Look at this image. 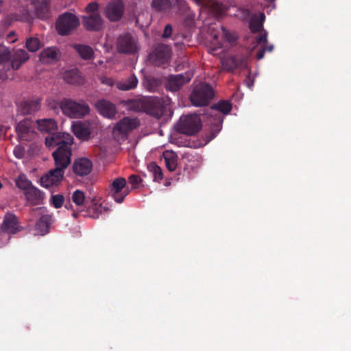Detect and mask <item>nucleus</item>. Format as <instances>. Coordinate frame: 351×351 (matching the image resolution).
<instances>
[{"mask_svg": "<svg viewBox=\"0 0 351 351\" xmlns=\"http://www.w3.org/2000/svg\"><path fill=\"white\" fill-rule=\"evenodd\" d=\"M50 202L54 208H60L64 203V197L60 194L51 195Z\"/></svg>", "mask_w": 351, "mask_h": 351, "instance_id": "38", "label": "nucleus"}, {"mask_svg": "<svg viewBox=\"0 0 351 351\" xmlns=\"http://www.w3.org/2000/svg\"><path fill=\"white\" fill-rule=\"evenodd\" d=\"M52 217L49 215H43L37 221L34 231L36 234L45 235L49 232Z\"/></svg>", "mask_w": 351, "mask_h": 351, "instance_id": "24", "label": "nucleus"}, {"mask_svg": "<svg viewBox=\"0 0 351 351\" xmlns=\"http://www.w3.org/2000/svg\"><path fill=\"white\" fill-rule=\"evenodd\" d=\"M138 79L134 74L123 79L117 83V88L121 90H129L134 89L138 84Z\"/></svg>", "mask_w": 351, "mask_h": 351, "instance_id": "28", "label": "nucleus"}, {"mask_svg": "<svg viewBox=\"0 0 351 351\" xmlns=\"http://www.w3.org/2000/svg\"><path fill=\"white\" fill-rule=\"evenodd\" d=\"M21 14H14V18L17 21H27L30 17L29 10L27 6H23Z\"/></svg>", "mask_w": 351, "mask_h": 351, "instance_id": "40", "label": "nucleus"}, {"mask_svg": "<svg viewBox=\"0 0 351 351\" xmlns=\"http://www.w3.org/2000/svg\"><path fill=\"white\" fill-rule=\"evenodd\" d=\"M25 47L30 52H36L42 47L40 40L34 36L26 39Z\"/></svg>", "mask_w": 351, "mask_h": 351, "instance_id": "33", "label": "nucleus"}, {"mask_svg": "<svg viewBox=\"0 0 351 351\" xmlns=\"http://www.w3.org/2000/svg\"><path fill=\"white\" fill-rule=\"evenodd\" d=\"M232 108V103L228 100H221L213 104L208 111L211 122V128L208 136L211 141L221 131L223 121V115L228 114Z\"/></svg>", "mask_w": 351, "mask_h": 351, "instance_id": "3", "label": "nucleus"}, {"mask_svg": "<svg viewBox=\"0 0 351 351\" xmlns=\"http://www.w3.org/2000/svg\"><path fill=\"white\" fill-rule=\"evenodd\" d=\"M149 171L152 173L154 180L160 182L163 178V173L161 168L155 162H152L148 165Z\"/></svg>", "mask_w": 351, "mask_h": 351, "instance_id": "34", "label": "nucleus"}, {"mask_svg": "<svg viewBox=\"0 0 351 351\" xmlns=\"http://www.w3.org/2000/svg\"><path fill=\"white\" fill-rule=\"evenodd\" d=\"M73 49L79 54L80 58L84 60H90L94 56L93 49L88 45L82 44H75L73 45Z\"/></svg>", "mask_w": 351, "mask_h": 351, "instance_id": "30", "label": "nucleus"}, {"mask_svg": "<svg viewBox=\"0 0 351 351\" xmlns=\"http://www.w3.org/2000/svg\"><path fill=\"white\" fill-rule=\"evenodd\" d=\"M116 46L119 53L134 54L138 51L137 39L129 32L123 33L117 37Z\"/></svg>", "mask_w": 351, "mask_h": 351, "instance_id": "8", "label": "nucleus"}, {"mask_svg": "<svg viewBox=\"0 0 351 351\" xmlns=\"http://www.w3.org/2000/svg\"><path fill=\"white\" fill-rule=\"evenodd\" d=\"M245 82L248 88H252L254 85V80L250 75H247L245 80Z\"/></svg>", "mask_w": 351, "mask_h": 351, "instance_id": "50", "label": "nucleus"}, {"mask_svg": "<svg viewBox=\"0 0 351 351\" xmlns=\"http://www.w3.org/2000/svg\"><path fill=\"white\" fill-rule=\"evenodd\" d=\"M60 108L64 114L70 118H81L86 116L90 112V108L87 104L81 101L77 102L71 99L64 98L60 102Z\"/></svg>", "mask_w": 351, "mask_h": 351, "instance_id": "6", "label": "nucleus"}, {"mask_svg": "<svg viewBox=\"0 0 351 351\" xmlns=\"http://www.w3.org/2000/svg\"><path fill=\"white\" fill-rule=\"evenodd\" d=\"M256 43L258 45L263 44V45H265L267 43V34L264 33V34H262L258 36L256 38Z\"/></svg>", "mask_w": 351, "mask_h": 351, "instance_id": "46", "label": "nucleus"}, {"mask_svg": "<svg viewBox=\"0 0 351 351\" xmlns=\"http://www.w3.org/2000/svg\"><path fill=\"white\" fill-rule=\"evenodd\" d=\"M265 1L269 3H271V2L274 1L275 0H265Z\"/></svg>", "mask_w": 351, "mask_h": 351, "instance_id": "58", "label": "nucleus"}, {"mask_svg": "<svg viewBox=\"0 0 351 351\" xmlns=\"http://www.w3.org/2000/svg\"><path fill=\"white\" fill-rule=\"evenodd\" d=\"M72 131L77 138L88 140L90 136V129L87 123L81 121H74L72 124Z\"/></svg>", "mask_w": 351, "mask_h": 351, "instance_id": "21", "label": "nucleus"}, {"mask_svg": "<svg viewBox=\"0 0 351 351\" xmlns=\"http://www.w3.org/2000/svg\"><path fill=\"white\" fill-rule=\"evenodd\" d=\"M262 47H263V48H266V51H269V52L272 51L274 49V46L272 45H269L268 46L263 45Z\"/></svg>", "mask_w": 351, "mask_h": 351, "instance_id": "52", "label": "nucleus"}, {"mask_svg": "<svg viewBox=\"0 0 351 351\" xmlns=\"http://www.w3.org/2000/svg\"><path fill=\"white\" fill-rule=\"evenodd\" d=\"M147 88L152 92L155 91L160 84V81L154 77H146Z\"/></svg>", "mask_w": 351, "mask_h": 351, "instance_id": "37", "label": "nucleus"}, {"mask_svg": "<svg viewBox=\"0 0 351 351\" xmlns=\"http://www.w3.org/2000/svg\"><path fill=\"white\" fill-rule=\"evenodd\" d=\"M22 230L19 218L13 213H6L0 226V230L6 234H15Z\"/></svg>", "mask_w": 351, "mask_h": 351, "instance_id": "13", "label": "nucleus"}, {"mask_svg": "<svg viewBox=\"0 0 351 351\" xmlns=\"http://www.w3.org/2000/svg\"><path fill=\"white\" fill-rule=\"evenodd\" d=\"M95 106L99 113L104 117L108 119H112L115 117L117 108L112 103L105 99H101L99 100Z\"/></svg>", "mask_w": 351, "mask_h": 351, "instance_id": "22", "label": "nucleus"}, {"mask_svg": "<svg viewBox=\"0 0 351 351\" xmlns=\"http://www.w3.org/2000/svg\"><path fill=\"white\" fill-rule=\"evenodd\" d=\"M213 42H218V36L217 34L213 35Z\"/></svg>", "mask_w": 351, "mask_h": 351, "instance_id": "54", "label": "nucleus"}, {"mask_svg": "<svg viewBox=\"0 0 351 351\" xmlns=\"http://www.w3.org/2000/svg\"><path fill=\"white\" fill-rule=\"evenodd\" d=\"M125 10V6L123 1L116 0L107 4L105 8V16L110 22H117L121 20Z\"/></svg>", "mask_w": 351, "mask_h": 351, "instance_id": "15", "label": "nucleus"}, {"mask_svg": "<svg viewBox=\"0 0 351 351\" xmlns=\"http://www.w3.org/2000/svg\"><path fill=\"white\" fill-rule=\"evenodd\" d=\"M98 9V3L97 2H91L87 5L86 7V10L87 12L95 13Z\"/></svg>", "mask_w": 351, "mask_h": 351, "instance_id": "45", "label": "nucleus"}, {"mask_svg": "<svg viewBox=\"0 0 351 351\" xmlns=\"http://www.w3.org/2000/svg\"><path fill=\"white\" fill-rule=\"evenodd\" d=\"M3 3V0H0V7L2 6Z\"/></svg>", "mask_w": 351, "mask_h": 351, "instance_id": "57", "label": "nucleus"}, {"mask_svg": "<svg viewBox=\"0 0 351 351\" xmlns=\"http://www.w3.org/2000/svg\"><path fill=\"white\" fill-rule=\"evenodd\" d=\"M14 156L18 158H21L23 156V151L21 148L16 147L14 150Z\"/></svg>", "mask_w": 351, "mask_h": 351, "instance_id": "49", "label": "nucleus"}, {"mask_svg": "<svg viewBox=\"0 0 351 351\" xmlns=\"http://www.w3.org/2000/svg\"><path fill=\"white\" fill-rule=\"evenodd\" d=\"M79 25V20L75 15L70 12H65L58 17L56 26L60 35L66 36L70 34Z\"/></svg>", "mask_w": 351, "mask_h": 351, "instance_id": "9", "label": "nucleus"}, {"mask_svg": "<svg viewBox=\"0 0 351 351\" xmlns=\"http://www.w3.org/2000/svg\"><path fill=\"white\" fill-rule=\"evenodd\" d=\"M16 186L25 194V192L30 189L34 185L32 182L27 178L25 174H20L14 180Z\"/></svg>", "mask_w": 351, "mask_h": 351, "instance_id": "31", "label": "nucleus"}, {"mask_svg": "<svg viewBox=\"0 0 351 351\" xmlns=\"http://www.w3.org/2000/svg\"><path fill=\"white\" fill-rule=\"evenodd\" d=\"M237 60V69H244L247 66V60L245 58L234 56Z\"/></svg>", "mask_w": 351, "mask_h": 351, "instance_id": "43", "label": "nucleus"}, {"mask_svg": "<svg viewBox=\"0 0 351 351\" xmlns=\"http://www.w3.org/2000/svg\"><path fill=\"white\" fill-rule=\"evenodd\" d=\"M265 18V14L261 13L259 17H254L251 20L250 29L252 33H257L262 30Z\"/></svg>", "mask_w": 351, "mask_h": 351, "instance_id": "32", "label": "nucleus"}, {"mask_svg": "<svg viewBox=\"0 0 351 351\" xmlns=\"http://www.w3.org/2000/svg\"><path fill=\"white\" fill-rule=\"evenodd\" d=\"M83 25L88 31H99L104 27V20L99 13H93L84 16Z\"/></svg>", "mask_w": 351, "mask_h": 351, "instance_id": "17", "label": "nucleus"}, {"mask_svg": "<svg viewBox=\"0 0 351 351\" xmlns=\"http://www.w3.org/2000/svg\"><path fill=\"white\" fill-rule=\"evenodd\" d=\"M37 16L40 19H48L50 16L48 0H32Z\"/></svg>", "mask_w": 351, "mask_h": 351, "instance_id": "23", "label": "nucleus"}, {"mask_svg": "<svg viewBox=\"0 0 351 351\" xmlns=\"http://www.w3.org/2000/svg\"><path fill=\"white\" fill-rule=\"evenodd\" d=\"M152 7L157 11H165L171 6L170 0H153Z\"/></svg>", "mask_w": 351, "mask_h": 351, "instance_id": "35", "label": "nucleus"}, {"mask_svg": "<svg viewBox=\"0 0 351 351\" xmlns=\"http://www.w3.org/2000/svg\"><path fill=\"white\" fill-rule=\"evenodd\" d=\"M178 37H179V36H178V35H175V36H173V40H178Z\"/></svg>", "mask_w": 351, "mask_h": 351, "instance_id": "56", "label": "nucleus"}, {"mask_svg": "<svg viewBox=\"0 0 351 351\" xmlns=\"http://www.w3.org/2000/svg\"><path fill=\"white\" fill-rule=\"evenodd\" d=\"M223 66L225 69L229 71L233 72L234 70L237 69V60L234 58L230 57L229 58H227L223 62Z\"/></svg>", "mask_w": 351, "mask_h": 351, "instance_id": "39", "label": "nucleus"}, {"mask_svg": "<svg viewBox=\"0 0 351 351\" xmlns=\"http://www.w3.org/2000/svg\"><path fill=\"white\" fill-rule=\"evenodd\" d=\"M59 50L55 47L44 49L40 53V60L45 64H49L58 60Z\"/></svg>", "mask_w": 351, "mask_h": 351, "instance_id": "27", "label": "nucleus"}, {"mask_svg": "<svg viewBox=\"0 0 351 351\" xmlns=\"http://www.w3.org/2000/svg\"><path fill=\"white\" fill-rule=\"evenodd\" d=\"M29 59L28 53L24 49H16L11 55L8 49L0 50V75L3 80L8 77L6 72L17 70Z\"/></svg>", "mask_w": 351, "mask_h": 351, "instance_id": "2", "label": "nucleus"}, {"mask_svg": "<svg viewBox=\"0 0 351 351\" xmlns=\"http://www.w3.org/2000/svg\"><path fill=\"white\" fill-rule=\"evenodd\" d=\"M129 193L130 189L126 186V180L123 178H116L110 184V193L117 203H122Z\"/></svg>", "mask_w": 351, "mask_h": 351, "instance_id": "12", "label": "nucleus"}, {"mask_svg": "<svg viewBox=\"0 0 351 351\" xmlns=\"http://www.w3.org/2000/svg\"><path fill=\"white\" fill-rule=\"evenodd\" d=\"M68 140H61L57 136L46 139V146L48 148L57 146V149L52 154L55 168L41 177L40 182L42 186L49 188L53 185H58L62 180L64 171L71 162V145L73 138L69 136Z\"/></svg>", "mask_w": 351, "mask_h": 351, "instance_id": "1", "label": "nucleus"}, {"mask_svg": "<svg viewBox=\"0 0 351 351\" xmlns=\"http://www.w3.org/2000/svg\"><path fill=\"white\" fill-rule=\"evenodd\" d=\"M15 34L14 32H11L8 34L7 39L10 43H14L16 38H14Z\"/></svg>", "mask_w": 351, "mask_h": 351, "instance_id": "51", "label": "nucleus"}, {"mask_svg": "<svg viewBox=\"0 0 351 351\" xmlns=\"http://www.w3.org/2000/svg\"><path fill=\"white\" fill-rule=\"evenodd\" d=\"M40 108V102L38 99L27 100L21 102L19 111L22 114H30L37 112Z\"/></svg>", "mask_w": 351, "mask_h": 351, "instance_id": "25", "label": "nucleus"}, {"mask_svg": "<svg viewBox=\"0 0 351 351\" xmlns=\"http://www.w3.org/2000/svg\"><path fill=\"white\" fill-rule=\"evenodd\" d=\"M172 34V26L170 24H167L165 27V29L163 32V34L162 35V37L163 38H169Z\"/></svg>", "mask_w": 351, "mask_h": 351, "instance_id": "44", "label": "nucleus"}, {"mask_svg": "<svg viewBox=\"0 0 351 351\" xmlns=\"http://www.w3.org/2000/svg\"><path fill=\"white\" fill-rule=\"evenodd\" d=\"M64 207L66 208V209H70V208H72L73 206L72 204H71V202H67L64 204Z\"/></svg>", "mask_w": 351, "mask_h": 351, "instance_id": "53", "label": "nucleus"}, {"mask_svg": "<svg viewBox=\"0 0 351 351\" xmlns=\"http://www.w3.org/2000/svg\"><path fill=\"white\" fill-rule=\"evenodd\" d=\"M221 31H222V36L226 41H228L230 43L236 41L237 37L233 33L228 31L223 27H221Z\"/></svg>", "mask_w": 351, "mask_h": 351, "instance_id": "41", "label": "nucleus"}, {"mask_svg": "<svg viewBox=\"0 0 351 351\" xmlns=\"http://www.w3.org/2000/svg\"><path fill=\"white\" fill-rule=\"evenodd\" d=\"M139 123L137 119L125 117L115 125L114 130L119 132L120 134H127L136 129Z\"/></svg>", "mask_w": 351, "mask_h": 351, "instance_id": "18", "label": "nucleus"}, {"mask_svg": "<svg viewBox=\"0 0 351 351\" xmlns=\"http://www.w3.org/2000/svg\"><path fill=\"white\" fill-rule=\"evenodd\" d=\"M178 44H179V43H178V42H176V43H175V45H178Z\"/></svg>", "mask_w": 351, "mask_h": 351, "instance_id": "59", "label": "nucleus"}, {"mask_svg": "<svg viewBox=\"0 0 351 351\" xmlns=\"http://www.w3.org/2000/svg\"><path fill=\"white\" fill-rule=\"evenodd\" d=\"M101 82L102 84L108 85L109 86H112L114 84V80L112 78L106 76L101 77Z\"/></svg>", "mask_w": 351, "mask_h": 351, "instance_id": "47", "label": "nucleus"}, {"mask_svg": "<svg viewBox=\"0 0 351 351\" xmlns=\"http://www.w3.org/2000/svg\"><path fill=\"white\" fill-rule=\"evenodd\" d=\"M72 200L77 206H82L85 201L84 192L80 190L75 191L72 195Z\"/></svg>", "mask_w": 351, "mask_h": 351, "instance_id": "36", "label": "nucleus"}, {"mask_svg": "<svg viewBox=\"0 0 351 351\" xmlns=\"http://www.w3.org/2000/svg\"><path fill=\"white\" fill-rule=\"evenodd\" d=\"M214 97L215 90L210 84L199 82L194 85L190 100L195 106H205L209 104Z\"/></svg>", "mask_w": 351, "mask_h": 351, "instance_id": "5", "label": "nucleus"}, {"mask_svg": "<svg viewBox=\"0 0 351 351\" xmlns=\"http://www.w3.org/2000/svg\"><path fill=\"white\" fill-rule=\"evenodd\" d=\"M72 216L74 217V218H77V216H78V213L73 211V213H72Z\"/></svg>", "mask_w": 351, "mask_h": 351, "instance_id": "55", "label": "nucleus"}, {"mask_svg": "<svg viewBox=\"0 0 351 351\" xmlns=\"http://www.w3.org/2000/svg\"><path fill=\"white\" fill-rule=\"evenodd\" d=\"M63 79L66 83L73 85H80L84 82V79L82 76L80 71L77 69L65 71Z\"/></svg>", "mask_w": 351, "mask_h": 351, "instance_id": "26", "label": "nucleus"}, {"mask_svg": "<svg viewBox=\"0 0 351 351\" xmlns=\"http://www.w3.org/2000/svg\"><path fill=\"white\" fill-rule=\"evenodd\" d=\"M201 128L200 118L196 114L182 116L176 125V130L178 132L190 136L197 134Z\"/></svg>", "mask_w": 351, "mask_h": 351, "instance_id": "7", "label": "nucleus"}, {"mask_svg": "<svg viewBox=\"0 0 351 351\" xmlns=\"http://www.w3.org/2000/svg\"><path fill=\"white\" fill-rule=\"evenodd\" d=\"M171 48L163 43L158 44L149 55V60L155 66H160L167 64L171 57Z\"/></svg>", "mask_w": 351, "mask_h": 351, "instance_id": "10", "label": "nucleus"}, {"mask_svg": "<svg viewBox=\"0 0 351 351\" xmlns=\"http://www.w3.org/2000/svg\"><path fill=\"white\" fill-rule=\"evenodd\" d=\"M24 195L29 206H38L43 204L45 193L34 186L27 191Z\"/></svg>", "mask_w": 351, "mask_h": 351, "instance_id": "19", "label": "nucleus"}, {"mask_svg": "<svg viewBox=\"0 0 351 351\" xmlns=\"http://www.w3.org/2000/svg\"><path fill=\"white\" fill-rule=\"evenodd\" d=\"M133 103L136 110L144 112L156 119L163 115L165 109L163 100L159 97L143 98Z\"/></svg>", "mask_w": 351, "mask_h": 351, "instance_id": "4", "label": "nucleus"}, {"mask_svg": "<svg viewBox=\"0 0 351 351\" xmlns=\"http://www.w3.org/2000/svg\"><path fill=\"white\" fill-rule=\"evenodd\" d=\"M92 168V162L85 158L75 160L73 165V172L79 176H84L89 174L91 172Z\"/></svg>", "mask_w": 351, "mask_h": 351, "instance_id": "20", "label": "nucleus"}, {"mask_svg": "<svg viewBox=\"0 0 351 351\" xmlns=\"http://www.w3.org/2000/svg\"><path fill=\"white\" fill-rule=\"evenodd\" d=\"M38 129L42 132H46L49 134V136L45 138V140L53 136H58L61 140L69 141L68 137L71 136L69 134H61L56 132L58 125L54 119H46L36 121Z\"/></svg>", "mask_w": 351, "mask_h": 351, "instance_id": "16", "label": "nucleus"}, {"mask_svg": "<svg viewBox=\"0 0 351 351\" xmlns=\"http://www.w3.org/2000/svg\"><path fill=\"white\" fill-rule=\"evenodd\" d=\"M265 51H266V48H263V47L261 46V48L258 51V52L256 53L257 60H261V59L263 58Z\"/></svg>", "mask_w": 351, "mask_h": 351, "instance_id": "48", "label": "nucleus"}, {"mask_svg": "<svg viewBox=\"0 0 351 351\" xmlns=\"http://www.w3.org/2000/svg\"><path fill=\"white\" fill-rule=\"evenodd\" d=\"M163 158L167 169L169 171H174L178 165V156L176 152L166 150L163 152Z\"/></svg>", "mask_w": 351, "mask_h": 351, "instance_id": "29", "label": "nucleus"}, {"mask_svg": "<svg viewBox=\"0 0 351 351\" xmlns=\"http://www.w3.org/2000/svg\"><path fill=\"white\" fill-rule=\"evenodd\" d=\"M35 123L31 119L21 121L16 126V131L21 141H30L36 136Z\"/></svg>", "mask_w": 351, "mask_h": 351, "instance_id": "11", "label": "nucleus"}, {"mask_svg": "<svg viewBox=\"0 0 351 351\" xmlns=\"http://www.w3.org/2000/svg\"><path fill=\"white\" fill-rule=\"evenodd\" d=\"M192 77L193 73L189 72L178 75H170L167 80L166 89L172 92L178 91L185 84L189 82Z\"/></svg>", "mask_w": 351, "mask_h": 351, "instance_id": "14", "label": "nucleus"}, {"mask_svg": "<svg viewBox=\"0 0 351 351\" xmlns=\"http://www.w3.org/2000/svg\"><path fill=\"white\" fill-rule=\"evenodd\" d=\"M129 182L134 186L139 184L142 182V179L138 175H131L128 178Z\"/></svg>", "mask_w": 351, "mask_h": 351, "instance_id": "42", "label": "nucleus"}]
</instances>
